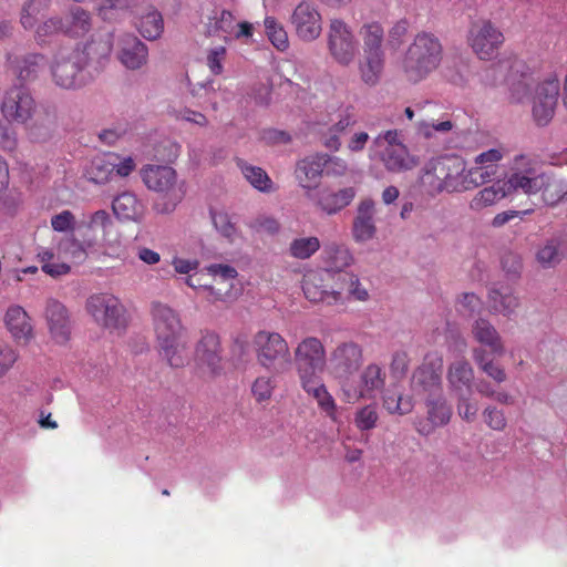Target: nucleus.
<instances>
[{"label":"nucleus","instance_id":"nucleus-1","mask_svg":"<svg viewBox=\"0 0 567 567\" xmlns=\"http://www.w3.org/2000/svg\"><path fill=\"white\" fill-rule=\"evenodd\" d=\"M113 49V33L93 35L73 50H60L50 65L52 80L61 89L86 85L103 68Z\"/></svg>","mask_w":567,"mask_h":567},{"label":"nucleus","instance_id":"nucleus-2","mask_svg":"<svg viewBox=\"0 0 567 567\" xmlns=\"http://www.w3.org/2000/svg\"><path fill=\"white\" fill-rule=\"evenodd\" d=\"M153 324L159 354L172 368L188 363V340L179 315L171 307L156 302L152 307Z\"/></svg>","mask_w":567,"mask_h":567},{"label":"nucleus","instance_id":"nucleus-3","mask_svg":"<svg viewBox=\"0 0 567 567\" xmlns=\"http://www.w3.org/2000/svg\"><path fill=\"white\" fill-rule=\"evenodd\" d=\"M442 44L431 32H419L409 45L403 59V71L413 83H417L433 72L442 60Z\"/></svg>","mask_w":567,"mask_h":567},{"label":"nucleus","instance_id":"nucleus-4","mask_svg":"<svg viewBox=\"0 0 567 567\" xmlns=\"http://www.w3.org/2000/svg\"><path fill=\"white\" fill-rule=\"evenodd\" d=\"M141 177L150 190L163 195L154 203V209L159 214L172 213L185 196L184 182H178L176 171L171 166L145 165Z\"/></svg>","mask_w":567,"mask_h":567},{"label":"nucleus","instance_id":"nucleus-5","mask_svg":"<svg viewBox=\"0 0 567 567\" xmlns=\"http://www.w3.org/2000/svg\"><path fill=\"white\" fill-rule=\"evenodd\" d=\"M480 80L489 87L505 83L516 102H520L529 92V68L516 58L489 64L480 73Z\"/></svg>","mask_w":567,"mask_h":567},{"label":"nucleus","instance_id":"nucleus-6","mask_svg":"<svg viewBox=\"0 0 567 567\" xmlns=\"http://www.w3.org/2000/svg\"><path fill=\"white\" fill-rule=\"evenodd\" d=\"M257 362L268 371L280 373L291 364L288 342L278 332L260 330L252 339Z\"/></svg>","mask_w":567,"mask_h":567},{"label":"nucleus","instance_id":"nucleus-7","mask_svg":"<svg viewBox=\"0 0 567 567\" xmlns=\"http://www.w3.org/2000/svg\"><path fill=\"white\" fill-rule=\"evenodd\" d=\"M544 172H539L535 159L528 154H517L509 163V175L505 182L508 194L518 192L526 195L538 194L542 189Z\"/></svg>","mask_w":567,"mask_h":567},{"label":"nucleus","instance_id":"nucleus-8","mask_svg":"<svg viewBox=\"0 0 567 567\" xmlns=\"http://www.w3.org/2000/svg\"><path fill=\"white\" fill-rule=\"evenodd\" d=\"M328 50L342 66L350 65L359 51V43L351 28L341 19H332L328 29Z\"/></svg>","mask_w":567,"mask_h":567},{"label":"nucleus","instance_id":"nucleus-9","mask_svg":"<svg viewBox=\"0 0 567 567\" xmlns=\"http://www.w3.org/2000/svg\"><path fill=\"white\" fill-rule=\"evenodd\" d=\"M293 360L299 378L321 374L327 362V352L317 337L301 339L295 348Z\"/></svg>","mask_w":567,"mask_h":567},{"label":"nucleus","instance_id":"nucleus-10","mask_svg":"<svg viewBox=\"0 0 567 567\" xmlns=\"http://www.w3.org/2000/svg\"><path fill=\"white\" fill-rule=\"evenodd\" d=\"M86 311L94 321L107 329H116L124 323V307L113 295L95 293L87 298Z\"/></svg>","mask_w":567,"mask_h":567},{"label":"nucleus","instance_id":"nucleus-11","mask_svg":"<svg viewBox=\"0 0 567 567\" xmlns=\"http://www.w3.org/2000/svg\"><path fill=\"white\" fill-rule=\"evenodd\" d=\"M560 91V81L553 73L540 82L533 100V117L538 126H546L555 114Z\"/></svg>","mask_w":567,"mask_h":567},{"label":"nucleus","instance_id":"nucleus-12","mask_svg":"<svg viewBox=\"0 0 567 567\" xmlns=\"http://www.w3.org/2000/svg\"><path fill=\"white\" fill-rule=\"evenodd\" d=\"M35 111V102L27 86L20 84L6 91L1 112L9 122L27 123Z\"/></svg>","mask_w":567,"mask_h":567},{"label":"nucleus","instance_id":"nucleus-13","mask_svg":"<svg viewBox=\"0 0 567 567\" xmlns=\"http://www.w3.org/2000/svg\"><path fill=\"white\" fill-rule=\"evenodd\" d=\"M468 42L481 60H488L503 44L504 35L489 20H481L472 24Z\"/></svg>","mask_w":567,"mask_h":567},{"label":"nucleus","instance_id":"nucleus-14","mask_svg":"<svg viewBox=\"0 0 567 567\" xmlns=\"http://www.w3.org/2000/svg\"><path fill=\"white\" fill-rule=\"evenodd\" d=\"M443 358L437 352L427 353L422 364L413 372L412 386L429 395L442 392Z\"/></svg>","mask_w":567,"mask_h":567},{"label":"nucleus","instance_id":"nucleus-15","mask_svg":"<svg viewBox=\"0 0 567 567\" xmlns=\"http://www.w3.org/2000/svg\"><path fill=\"white\" fill-rule=\"evenodd\" d=\"M306 197L323 214L332 216L348 207L357 195L354 187L332 189L330 187L305 192Z\"/></svg>","mask_w":567,"mask_h":567},{"label":"nucleus","instance_id":"nucleus-16","mask_svg":"<svg viewBox=\"0 0 567 567\" xmlns=\"http://www.w3.org/2000/svg\"><path fill=\"white\" fill-rule=\"evenodd\" d=\"M386 373L382 365L369 363L360 373V381L353 390L343 385V392L348 402H357L361 399L373 400L384 389Z\"/></svg>","mask_w":567,"mask_h":567},{"label":"nucleus","instance_id":"nucleus-17","mask_svg":"<svg viewBox=\"0 0 567 567\" xmlns=\"http://www.w3.org/2000/svg\"><path fill=\"white\" fill-rule=\"evenodd\" d=\"M330 270H316L308 272L303 278L302 290L310 302H322L328 306L343 303L340 291L330 290Z\"/></svg>","mask_w":567,"mask_h":567},{"label":"nucleus","instance_id":"nucleus-18","mask_svg":"<svg viewBox=\"0 0 567 567\" xmlns=\"http://www.w3.org/2000/svg\"><path fill=\"white\" fill-rule=\"evenodd\" d=\"M290 23L297 37L311 42L318 39L322 31V19L317 8L306 1L300 2L290 17Z\"/></svg>","mask_w":567,"mask_h":567},{"label":"nucleus","instance_id":"nucleus-19","mask_svg":"<svg viewBox=\"0 0 567 567\" xmlns=\"http://www.w3.org/2000/svg\"><path fill=\"white\" fill-rule=\"evenodd\" d=\"M362 360V348L353 341H347L341 342L332 350L329 362L337 378L348 379L359 370Z\"/></svg>","mask_w":567,"mask_h":567},{"label":"nucleus","instance_id":"nucleus-20","mask_svg":"<svg viewBox=\"0 0 567 567\" xmlns=\"http://www.w3.org/2000/svg\"><path fill=\"white\" fill-rule=\"evenodd\" d=\"M118 61L127 70H138L147 63L148 60V48L132 33H124L117 40Z\"/></svg>","mask_w":567,"mask_h":567},{"label":"nucleus","instance_id":"nucleus-21","mask_svg":"<svg viewBox=\"0 0 567 567\" xmlns=\"http://www.w3.org/2000/svg\"><path fill=\"white\" fill-rule=\"evenodd\" d=\"M45 319L51 338L59 344L68 342L71 336V319L65 306L55 299L48 300Z\"/></svg>","mask_w":567,"mask_h":567},{"label":"nucleus","instance_id":"nucleus-22","mask_svg":"<svg viewBox=\"0 0 567 567\" xmlns=\"http://www.w3.org/2000/svg\"><path fill=\"white\" fill-rule=\"evenodd\" d=\"M195 359L199 365H205L212 374L220 372V341L218 334L206 331L202 334L195 348Z\"/></svg>","mask_w":567,"mask_h":567},{"label":"nucleus","instance_id":"nucleus-23","mask_svg":"<svg viewBox=\"0 0 567 567\" xmlns=\"http://www.w3.org/2000/svg\"><path fill=\"white\" fill-rule=\"evenodd\" d=\"M449 155L432 158L425 163L420 176L421 185L431 194L445 192Z\"/></svg>","mask_w":567,"mask_h":567},{"label":"nucleus","instance_id":"nucleus-24","mask_svg":"<svg viewBox=\"0 0 567 567\" xmlns=\"http://www.w3.org/2000/svg\"><path fill=\"white\" fill-rule=\"evenodd\" d=\"M324 172L323 153L309 155L297 163L296 178L299 185L306 190L317 189L318 183Z\"/></svg>","mask_w":567,"mask_h":567},{"label":"nucleus","instance_id":"nucleus-25","mask_svg":"<svg viewBox=\"0 0 567 567\" xmlns=\"http://www.w3.org/2000/svg\"><path fill=\"white\" fill-rule=\"evenodd\" d=\"M375 205L371 198L362 199L357 209L353 220L352 236L358 243H365L375 235L374 224Z\"/></svg>","mask_w":567,"mask_h":567},{"label":"nucleus","instance_id":"nucleus-26","mask_svg":"<svg viewBox=\"0 0 567 567\" xmlns=\"http://www.w3.org/2000/svg\"><path fill=\"white\" fill-rule=\"evenodd\" d=\"M134 14L136 17L135 27L144 39L154 41L162 35L164 19L153 4H146L144 8L138 6Z\"/></svg>","mask_w":567,"mask_h":567},{"label":"nucleus","instance_id":"nucleus-27","mask_svg":"<svg viewBox=\"0 0 567 567\" xmlns=\"http://www.w3.org/2000/svg\"><path fill=\"white\" fill-rule=\"evenodd\" d=\"M113 221L111 215L103 209L89 215L86 219L79 221L78 235H84L89 245H97L105 239V235Z\"/></svg>","mask_w":567,"mask_h":567},{"label":"nucleus","instance_id":"nucleus-28","mask_svg":"<svg viewBox=\"0 0 567 567\" xmlns=\"http://www.w3.org/2000/svg\"><path fill=\"white\" fill-rule=\"evenodd\" d=\"M7 62L10 70H12L21 82H28L38 78L39 73L47 64V59L41 53H31L23 58H18L9 53Z\"/></svg>","mask_w":567,"mask_h":567},{"label":"nucleus","instance_id":"nucleus-29","mask_svg":"<svg viewBox=\"0 0 567 567\" xmlns=\"http://www.w3.org/2000/svg\"><path fill=\"white\" fill-rule=\"evenodd\" d=\"M301 388L311 395L322 412L336 421L337 405L332 395L328 392L320 374L299 378Z\"/></svg>","mask_w":567,"mask_h":567},{"label":"nucleus","instance_id":"nucleus-30","mask_svg":"<svg viewBox=\"0 0 567 567\" xmlns=\"http://www.w3.org/2000/svg\"><path fill=\"white\" fill-rule=\"evenodd\" d=\"M63 19V34L70 38H83L92 29V14L79 6H72Z\"/></svg>","mask_w":567,"mask_h":567},{"label":"nucleus","instance_id":"nucleus-31","mask_svg":"<svg viewBox=\"0 0 567 567\" xmlns=\"http://www.w3.org/2000/svg\"><path fill=\"white\" fill-rule=\"evenodd\" d=\"M447 169L446 193H460L472 189L471 171L461 157L449 156Z\"/></svg>","mask_w":567,"mask_h":567},{"label":"nucleus","instance_id":"nucleus-32","mask_svg":"<svg viewBox=\"0 0 567 567\" xmlns=\"http://www.w3.org/2000/svg\"><path fill=\"white\" fill-rule=\"evenodd\" d=\"M381 161L386 171L392 173L410 171L416 165L415 157L410 154L405 145L385 146Z\"/></svg>","mask_w":567,"mask_h":567},{"label":"nucleus","instance_id":"nucleus-33","mask_svg":"<svg viewBox=\"0 0 567 567\" xmlns=\"http://www.w3.org/2000/svg\"><path fill=\"white\" fill-rule=\"evenodd\" d=\"M4 321L14 340L27 342L32 338L30 318L21 306H11L6 312Z\"/></svg>","mask_w":567,"mask_h":567},{"label":"nucleus","instance_id":"nucleus-34","mask_svg":"<svg viewBox=\"0 0 567 567\" xmlns=\"http://www.w3.org/2000/svg\"><path fill=\"white\" fill-rule=\"evenodd\" d=\"M473 380L474 371L466 360L461 359L451 363L447 371V382L455 394L472 392Z\"/></svg>","mask_w":567,"mask_h":567},{"label":"nucleus","instance_id":"nucleus-35","mask_svg":"<svg viewBox=\"0 0 567 567\" xmlns=\"http://www.w3.org/2000/svg\"><path fill=\"white\" fill-rule=\"evenodd\" d=\"M491 310L511 317L519 305L518 298L507 286L493 287L488 293Z\"/></svg>","mask_w":567,"mask_h":567},{"label":"nucleus","instance_id":"nucleus-36","mask_svg":"<svg viewBox=\"0 0 567 567\" xmlns=\"http://www.w3.org/2000/svg\"><path fill=\"white\" fill-rule=\"evenodd\" d=\"M473 336L477 342L488 347L492 353L502 355L504 346L502 338L495 327L486 319H477L472 328Z\"/></svg>","mask_w":567,"mask_h":567},{"label":"nucleus","instance_id":"nucleus-37","mask_svg":"<svg viewBox=\"0 0 567 567\" xmlns=\"http://www.w3.org/2000/svg\"><path fill=\"white\" fill-rule=\"evenodd\" d=\"M140 0H101L99 16L107 22L117 21L128 13L135 12Z\"/></svg>","mask_w":567,"mask_h":567},{"label":"nucleus","instance_id":"nucleus-38","mask_svg":"<svg viewBox=\"0 0 567 567\" xmlns=\"http://www.w3.org/2000/svg\"><path fill=\"white\" fill-rule=\"evenodd\" d=\"M385 53H363L359 61L361 80L368 85H375L384 68Z\"/></svg>","mask_w":567,"mask_h":567},{"label":"nucleus","instance_id":"nucleus-39","mask_svg":"<svg viewBox=\"0 0 567 567\" xmlns=\"http://www.w3.org/2000/svg\"><path fill=\"white\" fill-rule=\"evenodd\" d=\"M78 236L81 238H78L75 234L63 238L58 245V252L66 259L82 262L87 256V250L93 248L94 245H89L84 235Z\"/></svg>","mask_w":567,"mask_h":567},{"label":"nucleus","instance_id":"nucleus-40","mask_svg":"<svg viewBox=\"0 0 567 567\" xmlns=\"http://www.w3.org/2000/svg\"><path fill=\"white\" fill-rule=\"evenodd\" d=\"M112 208L117 218L123 220H137L142 217L144 207L132 193H123L116 196Z\"/></svg>","mask_w":567,"mask_h":567},{"label":"nucleus","instance_id":"nucleus-41","mask_svg":"<svg viewBox=\"0 0 567 567\" xmlns=\"http://www.w3.org/2000/svg\"><path fill=\"white\" fill-rule=\"evenodd\" d=\"M504 181H498L491 186L481 189L470 202V208L480 212L483 208L495 205L501 199L508 196Z\"/></svg>","mask_w":567,"mask_h":567},{"label":"nucleus","instance_id":"nucleus-42","mask_svg":"<svg viewBox=\"0 0 567 567\" xmlns=\"http://www.w3.org/2000/svg\"><path fill=\"white\" fill-rule=\"evenodd\" d=\"M542 183V199L545 205L554 206L558 204L567 195V183L556 175L544 172Z\"/></svg>","mask_w":567,"mask_h":567},{"label":"nucleus","instance_id":"nucleus-43","mask_svg":"<svg viewBox=\"0 0 567 567\" xmlns=\"http://www.w3.org/2000/svg\"><path fill=\"white\" fill-rule=\"evenodd\" d=\"M454 126L455 124L450 116L445 115L440 120L427 118L419 121L416 123V133L425 140H435L449 134Z\"/></svg>","mask_w":567,"mask_h":567},{"label":"nucleus","instance_id":"nucleus-44","mask_svg":"<svg viewBox=\"0 0 567 567\" xmlns=\"http://www.w3.org/2000/svg\"><path fill=\"white\" fill-rule=\"evenodd\" d=\"M425 403L427 406V420L434 426H443L450 422L452 410L442 392L436 395H429Z\"/></svg>","mask_w":567,"mask_h":567},{"label":"nucleus","instance_id":"nucleus-45","mask_svg":"<svg viewBox=\"0 0 567 567\" xmlns=\"http://www.w3.org/2000/svg\"><path fill=\"white\" fill-rule=\"evenodd\" d=\"M360 35L363 41V53H384V30L379 22L364 23L360 29Z\"/></svg>","mask_w":567,"mask_h":567},{"label":"nucleus","instance_id":"nucleus-46","mask_svg":"<svg viewBox=\"0 0 567 567\" xmlns=\"http://www.w3.org/2000/svg\"><path fill=\"white\" fill-rule=\"evenodd\" d=\"M134 168L135 162L131 156L122 158L117 164H113L112 167L106 171H102L101 161H94L90 178L100 184L107 181L109 174L113 171H115L118 176L126 177L134 171Z\"/></svg>","mask_w":567,"mask_h":567},{"label":"nucleus","instance_id":"nucleus-47","mask_svg":"<svg viewBox=\"0 0 567 567\" xmlns=\"http://www.w3.org/2000/svg\"><path fill=\"white\" fill-rule=\"evenodd\" d=\"M238 166L247 182L261 193H270L274 190V183L267 172L261 167L254 166L240 161Z\"/></svg>","mask_w":567,"mask_h":567},{"label":"nucleus","instance_id":"nucleus-48","mask_svg":"<svg viewBox=\"0 0 567 567\" xmlns=\"http://www.w3.org/2000/svg\"><path fill=\"white\" fill-rule=\"evenodd\" d=\"M563 259L560 240L558 238L547 239L536 252L537 262L545 269L555 268Z\"/></svg>","mask_w":567,"mask_h":567},{"label":"nucleus","instance_id":"nucleus-49","mask_svg":"<svg viewBox=\"0 0 567 567\" xmlns=\"http://www.w3.org/2000/svg\"><path fill=\"white\" fill-rule=\"evenodd\" d=\"M382 406L390 414L405 415L412 412L414 404L412 398L389 389L382 394Z\"/></svg>","mask_w":567,"mask_h":567},{"label":"nucleus","instance_id":"nucleus-50","mask_svg":"<svg viewBox=\"0 0 567 567\" xmlns=\"http://www.w3.org/2000/svg\"><path fill=\"white\" fill-rule=\"evenodd\" d=\"M328 267L326 269L341 270L349 267L353 257L349 248L341 244L332 243L324 249Z\"/></svg>","mask_w":567,"mask_h":567},{"label":"nucleus","instance_id":"nucleus-51","mask_svg":"<svg viewBox=\"0 0 567 567\" xmlns=\"http://www.w3.org/2000/svg\"><path fill=\"white\" fill-rule=\"evenodd\" d=\"M473 358L480 369L495 382L503 383L506 380L505 370L495 363L484 349L475 348L473 350Z\"/></svg>","mask_w":567,"mask_h":567},{"label":"nucleus","instance_id":"nucleus-52","mask_svg":"<svg viewBox=\"0 0 567 567\" xmlns=\"http://www.w3.org/2000/svg\"><path fill=\"white\" fill-rule=\"evenodd\" d=\"M51 6V0H29L21 10L20 22L24 29L35 27L39 17L42 16Z\"/></svg>","mask_w":567,"mask_h":567},{"label":"nucleus","instance_id":"nucleus-53","mask_svg":"<svg viewBox=\"0 0 567 567\" xmlns=\"http://www.w3.org/2000/svg\"><path fill=\"white\" fill-rule=\"evenodd\" d=\"M320 240L316 236L295 238L288 248L289 255L296 259H308L320 249Z\"/></svg>","mask_w":567,"mask_h":567},{"label":"nucleus","instance_id":"nucleus-54","mask_svg":"<svg viewBox=\"0 0 567 567\" xmlns=\"http://www.w3.org/2000/svg\"><path fill=\"white\" fill-rule=\"evenodd\" d=\"M264 24L267 38L271 44L279 51L287 50L289 47V40L284 25L274 17H266Z\"/></svg>","mask_w":567,"mask_h":567},{"label":"nucleus","instance_id":"nucleus-55","mask_svg":"<svg viewBox=\"0 0 567 567\" xmlns=\"http://www.w3.org/2000/svg\"><path fill=\"white\" fill-rule=\"evenodd\" d=\"M210 217L217 233L229 243H234L238 236V229L228 213L210 209Z\"/></svg>","mask_w":567,"mask_h":567},{"label":"nucleus","instance_id":"nucleus-56","mask_svg":"<svg viewBox=\"0 0 567 567\" xmlns=\"http://www.w3.org/2000/svg\"><path fill=\"white\" fill-rule=\"evenodd\" d=\"M275 388L274 377L260 375L252 382L250 391L257 403H265L271 399Z\"/></svg>","mask_w":567,"mask_h":567},{"label":"nucleus","instance_id":"nucleus-57","mask_svg":"<svg viewBox=\"0 0 567 567\" xmlns=\"http://www.w3.org/2000/svg\"><path fill=\"white\" fill-rule=\"evenodd\" d=\"M63 34V19L61 17H51L38 25L35 30V39L38 43L44 44L47 38Z\"/></svg>","mask_w":567,"mask_h":567},{"label":"nucleus","instance_id":"nucleus-58","mask_svg":"<svg viewBox=\"0 0 567 567\" xmlns=\"http://www.w3.org/2000/svg\"><path fill=\"white\" fill-rule=\"evenodd\" d=\"M379 420L378 409L374 404H368L355 412L354 423L360 431H369L375 427Z\"/></svg>","mask_w":567,"mask_h":567},{"label":"nucleus","instance_id":"nucleus-59","mask_svg":"<svg viewBox=\"0 0 567 567\" xmlns=\"http://www.w3.org/2000/svg\"><path fill=\"white\" fill-rule=\"evenodd\" d=\"M50 223L52 229L56 233L78 234L79 223L70 210H62L61 213L53 215Z\"/></svg>","mask_w":567,"mask_h":567},{"label":"nucleus","instance_id":"nucleus-60","mask_svg":"<svg viewBox=\"0 0 567 567\" xmlns=\"http://www.w3.org/2000/svg\"><path fill=\"white\" fill-rule=\"evenodd\" d=\"M482 308V300L473 292L463 293L456 303L457 312L467 318L478 315Z\"/></svg>","mask_w":567,"mask_h":567},{"label":"nucleus","instance_id":"nucleus-61","mask_svg":"<svg viewBox=\"0 0 567 567\" xmlns=\"http://www.w3.org/2000/svg\"><path fill=\"white\" fill-rule=\"evenodd\" d=\"M471 394L472 392H460L455 394L457 398V413L462 420L466 422H473L478 412V404L471 399Z\"/></svg>","mask_w":567,"mask_h":567},{"label":"nucleus","instance_id":"nucleus-62","mask_svg":"<svg viewBox=\"0 0 567 567\" xmlns=\"http://www.w3.org/2000/svg\"><path fill=\"white\" fill-rule=\"evenodd\" d=\"M132 131V127L127 121H120L99 133L100 140L107 144L113 145L120 138H123Z\"/></svg>","mask_w":567,"mask_h":567},{"label":"nucleus","instance_id":"nucleus-63","mask_svg":"<svg viewBox=\"0 0 567 567\" xmlns=\"http://www.w3.org/2000/svg\"><path fill=\"white\" fill-rule=\"evenodd\" d=\"M472 189L492 182L497 173V165H476L470 168Z\"/></svg>","mask_w":567,"mask_h":567},{"label":"nucleus","instance_id":"nucleus-64","mask_svg":"<svg viewBox=\"0 0 567 567\" xmlns=\"http://www.w3.org/2000/svg\"><path fill=\"white\" fill-rule=\"evenodd\" d=\"M19 359L18 351L4 341H0V379H2Z\"/></svg>","mask_w":567,"mask_h":567}]
</instances>
